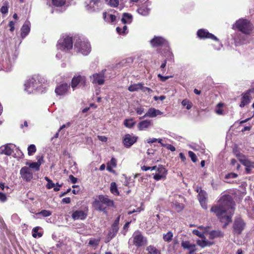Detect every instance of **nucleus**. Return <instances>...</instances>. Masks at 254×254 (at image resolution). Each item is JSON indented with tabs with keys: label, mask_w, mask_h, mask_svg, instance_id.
Here are the masks:
<instances>
[{
	"label": "nucleus",
	"mask_w": 254,
	"mask_h": 254,
	"mask_svg": "<svg viewBox=\"0 0 254 254\" xmlns=\"http://www.w3.org/2000/svg\"><path fill=\"white\" fill-rule=\"evenodd\" d=\"M210 211L215 214L220 222H225L226 225L232 221V213L229 214L219 204L213 205L210 209Z\"/></svg>",
	"instance_id": "1"
},
{
	"label": "nucleus",
	"mask_w": 254,
	"mask_h": 254,
	"mask_svg": "<svg viewBox=\"0 0 254 254\" xmlns=\"http://www.w3.org/2000/svg\"><path fill=\"white\" fill-rule=\"evenodd\" d=\"M254 25L247 19L240 18L233 25V29L237 30L246 35H250L254 29Z\"/></svg>",
	"instance_id": "2"
},
{
	"label": "nucleus",
	"mask_w": 254,
	"mask_h": 254,
	"mask_svg": "<svg viewBox=\"0 0 254 254\" xmlns=\"http://www.w3.org/2000/svg\"><path fill=\"white\" fill-rule=\"evenodd\" d=\"M218 204L225 208L232 216L234 213L235 202L232 197L229 194L222 195L218 200Z\"/></svg>",
	"instance_id": "3"
},
{
	"label": "nucleus",
	"mask_w": 254,
	"mask_h": 254,
	"mask_svg": "<svg viewBox=\"0 0 254 254\" xmlns=\"http://www.w3.org/2000/svg\"><path fill=\"white\" fill-rule=\"evenodd\" d=\"M246 226V223L241 217H237L235 218L233 226V233L234 235L242 234Z\"/></svg>",
	"instance_id": "4"
},
{
	"label": "nucleus",
	"mask_w": 254,
	"mask_h": 254,
	"mask_svg": "<svg viewBox=\"0 0 254 254\" xmlns=\"http://www.w3.org/2000/svg\"><path fill=\"white\" fill-rule=\"evenodd\" d=\"M74 49L77 52L80 53L83 55H87L91 51V47L89 43L82 41L80 39L77 40L74 44Z\"/></svg>",
	"instance_id": "5"
},
{
	"label": "nucleus",
	"mask_w": 254,
	"mask_h": 254,
	"mask_svg": "<svg viewBox=\"0 0 254 254\" xmlns=\"http://www.w3.org/2000/svg\"><path fill=\"white\" fill-rule=\"evenodd\" d=\"M152 47H163L165 49H168L169 46L168 42L163 37L154 36L150 41Z\"/></svg>",
	"instance_id": "6"
},
{
	"label": "nucleus",
	"mask_w": 254,
	"mask_h": 254,
	"mask_svg": "<svg viewBox=\"0 0 254 254\" xmlns=\"http://www.w3.org/2000/svg\"><path fill=\"white\" fill-rule=\"evenodd\" d=\"M86 79L85 76L75 75L71 79L70 85L73 90L77 87H84L86 85Z\"/></svg>",
	"instance_id": "7"
},
{
	"label": "nucleus",
	"mask_w": 254,
	"mask_h": 254,
	"mask_svg": "<svg viewBox=\"0 0 254 254\" xmlns=\"http://www.w3.org/2000/svg\"><path fill=\"white\" fill-rule=\"evenodd\" d=\"M106 69H103L99 73L93 74L90 78L93 84H97L98 85H103L105 83V71Z\"/></svg>",
	"instance_id": "8"
},
{
	"label": "nucleus",
	"mask_w": 254,
	"mask_h": 254,
	"mask_svg": "<svg viewBox=\"0 0 254 254\" xmlns=\"http://www.w3.org/2000/svg\"><path fill=\"white\" fill-rule=\"evenodd\" d=\"M132 238L133 245L137 247H142L146 241L141 232L139 231L134 232Z\"/></svg>",
	"instance_id": "9"
},
{
	"label": "nucleus",
	"mask_w": 254,
	"mask_h": 254,
	"mask_svg": "<svg viewBox=\"0 0 254 254\" xmlns=\"http://www.w3.org/2000/svg\"><path fill=\"white\" fill-rule=\"evenodd\" d=\"M138 137L133 134H126L123 138V143L127 148L130 147L137 142Z\"/></svg>",
	"instance_id": "10"
},
{
	"label": "nucleus",
	"mask_w": 254,
	"mask_h": 254,
	"mask_svg": "<svg viewBox=\"0 0 254 254\" xmlns=\"http://www.w3.org/2000/svg\"><path fill=\"white\" fill-rule=\"evenodd\" d=\"M157 173L153 176V179L156 181H159L162 179H165L166 178V175L167 174V170L166 168L162 165H159L157 167L156 166Z\"/></svg>",
	"instance_id": "11"
},
{
	"label": "nucleus",
	"mask_w": 254,
	"mask_h": 254,
	"mask_svg": "<svg viewBox=\"0 0 254 254\" xmlns=\"http://www.w3.org/2000/svg\"><path fill=\"white\" fill-rule=\"evenodd\" d=\"M197 36L200 39H210L213 41H218V39L206 29H200L197 31Z\"/></svg>",
	"instance_id": "12"
},
{
	"label": "nucleus",
	"mask_w": 254,
	"mask_h": 254,
	"mask_svg": "<svg viewBox=\"0 0 254 254\" xmlns=\"http://www.w3.org/2000/svg\"><path fill=\"white\" fill-rule=\"evenodd\" d=\"M70 90V85L63 83L58 85L55 88V93L58 96H64L67 94Z\"/></svg>",
	"instance_id": "13"
},
{
	"label": "nucleus",
	"mask_w": 254,
	"mask_h": 254,
	"mask_svg": "<svg viewBox=\"0 0 254 254\" xmlns=\"http://www.w3.org/2000/svg\"><path fill=\"white\" fill-rule=\"evenodd\" d=\"M20 174L22 178L26 182H30L33 179V172L27 167H23L20 171Z\"/></svg>",
	"instance_id": "14"
},
{
	"label": "nucleus",
	"mask_w": 254,
	"mask_h": 254,
	"mask_svg": "<svg viewBox=\"0 0 254 254\" xmlns=\"http://www.w3.org/2000/svg\"><path fill=\"white\" fill-rule=\"evenodd\" d=\"M60 48L61 50L68 51L72 48L73 41L72 38L69 36L64 38L62 42L59 43Z\"/></svg>",
	"instance_id": "15"
},
{
	"label": "nucleus",
	"mask_w": 254,
	"mask_h": 254,
	"mask_svg": "<svg viewBox=\"0 0 254 254\" xmlns=\"http://www.w3.org/2000/svg\"><path fill=\"white\" fill-rule=\"evenodd\" d=\"M102 0H89V3L86 4V8L90 11H95L99 9Z\"/></svg>",
	"instance_id": "16"
},
{
	"label": "nucleus",
	"mask_w": 254,
	"mask_h": 254,
	"mask_svg": "<svg viewBox=\"0 0 254 254\" xmlns=\"http://www.w3.org/2000/svg\"><path fill=\"white\" fill-rule=\"evenodd\" d=\"M251 93L249 90H247L242 94L241 101L240 104V106L241 108L244 107L250 103L251 99L253 98V97L251 96Z\"/></svg>",
	"instance_id": "17"
},
{
	"label": "nucleus",
	"mask_w": 254,
	"mask_h": 254,
	"mask_svg": "<svg viewBox=\"0 0 254 254\" xmlns=\"http://www.w3.org/2000/svg\"><path fill=\"white\" fill-rule=\"evenodd\" d=\"M163 114L162 112H161L159 110H157L154 108H151L148 109L146 113L142 117H140V119L144 118L146 117H149L150 118L155 117L158 115H161Z\"/></svg>",
	"instance_id": "18"
},
{
	"label": "nucleus",
	"mask_w": 254,
	"mask_h": 254,
	"mask_svg": "<svg viewBox=\"0 0 254 254\" xmlns=\"http://www.w3.org/2000/svg\"><path fill=\"white\" fill-rule=\"evenodd\" d=\"M11 144H7L0 147V154L10 156L13 152V149L11 148Z\"/></svg>",
	"instance_id": "19"
},
{
	"label": "nucleus",
	"mask_w": 254,
	"mask_h": 254,
	"mask_svg": "<svg viewBox=\"0 0 254 254\" xmlns=\"http://www.w3.org/2000/svg\"><path fill=\"white\" fill-rule=\"evenodd\" d=\"M209 239L210 240H214L216 238H221L224 236V232L220 230H212L208 231Z\"/></svg>",
	"instance_id": "20"
},
{
	"label": "nucleus",
	"mask_w": 254,
	"mask_h": 254,
	"mask_svg": "<svg viewBox=\"0 0 254 254\" xmlns=\"http://www.w3.org/2000/svg\"><path fill=\"white\" fill-rule=\"evenodd\" d=\"M71 216L74 220H84L87 216V213L82 210H76L73 212Z\"/></svg>",
	"instance_id": "21"
},
{
	"label": "nucleus",
	"mask_w": 254,
	"mask_h": 254,
	"mask_svg": "<svg viewBox=\"0 0 254 254\" xmlns=\"http://www.w3.org/2000/svg\"><path fill=\"white\" fill-rule=\"evenodd\" d=\"M98 198L105 206L112 207L114 206V203L113 200L109 199L107 195H99Z\"/></svg>",
	"instance_id": "22"
},
{
	"label": "nucleus",
	"mask_w": 254,
	"mask_h": 254,
	"mask_svg": "<svg viewBox=\"0 0 254 254\" xmlns=\"http://www.w3.org/2000/svg\"><path fill=\"white\" fill-rule=\"evenodd\" d=\"M157 52L158 53L162 54V55H164L165 56H166L167 60H168L169 61H174V55L172 53V52L170 51V48L169 46L168 47V49L166 48V49L164 50V52H163L161 51V49L160 48H158L157 49Z\"/></svg>",
	"instance_id": "23"
},
{
	"label": "nucleus",
	"mask_w": 254,
	"mask_h": 254,
	"mask_svg": "<svg viewBox=\"0 0 254 254\" xmlns=\"http://www.w3.org/2000/svg\"><path fill=\"white\" fill-rule=\"evenodd\" d=\"M43 161V157L41 156L39 157V158L37 159V162H33V163H28L27 162L26 164L28 165L30 169H33L36 171H38L40 170V167L42 164V162Z\"/></svg>",
	"instance_id": "24"
},
{
	"label": "nucleus",
	"mask_w": 254,
	"mask_h": 254,
	"mask_svg": "<svg viewBox=\"0 0 254 254\" xmlns=\"http://www.w3.org/2000/svg\"><path fill=\"white\" fill-rule=\"evenodd\" d=\"M101 201L98 199H95L92 203L93 207L95 208V209L101 211H103L104 213H107L106 210V206H105L101 202Z\"/></svg>",
	"instance_id": "25"
},
{
	"label": "nucleus",
	"mask_w": 254,
	"mask_h": 254,
	"mask_svg": "<svg viewBox=\"0 0 254 254\" xmlns=\"http://www.w3.org/2000/svg\"><path fill=\"white\" fill-rule=\"evenodd\" d=\"M36 82V80L34 78H32L29 81H27L25 84V90L29 93L32 91L33 90L37 88L38 86H36L34 82Z\"/></svg>",
	"instance_id": "26"
},
{
	"label": "nucleus",
	"mask_w": 254,
	"mask_h": 254,
	"mask_svg": "<svg viewBox=\"0 0 254 254\" xmlns=\"http://www.w3.org/2000/svg\"><path fill=\"white\" fill-rule=\"evenodd\" d=\"M117 166V159L114 157H112L110 161L107 163V169L109 172L111 173H115V171L113 169V168H116Z\"/></svg>",
	"instance_id": "27"
},
{
	"label": "nucleus",
	"mask_w": 254,
	"mask_h": 254,
	"mask_svg": "<svg viewBox=\"0 0 254 254\" xmlns=\"http://www.w3.org/2000/svg\"><path fill=\"white\" fill-rule=\"evenodd\" d=\"M152 125V122L150 120H144L139 122L138 124V128L139 130H142L148 128Z\"/></svg>",
	"instance_id": "28"
},
{
	"label": "nucleus",
	"mask_w": 254,
	"mask_h": 254,
	"mask_svg": "<svg viewBox=\"0 0 254 254\" xmlns=\"http://www.w3.org/2000/svg\"><path fill=\"white\" fill-rule=\"evenodd\" d=\"M30 23L29 22H25L21 28V35L22 37H25L30 32Z\"/></svg>",
	"instance_id": "29"
},
{
	"label": "nucleus",
	"mask_w": 254,
	"mask_h": 254,
	"mask_svg": "<svg viewBox=\"0 0 254 254\" xmlns=\"http://www.w3.org/2000/svg\"><path fill=\"white\" fill-rule=\"evenodd\" d=\"M243 165L246 167V172L247 174H250L252 168H254V162H251L248 159L243 161Z\"/></svg>",
	"instance_id": "30"
},
{
	"label": "nucleus",
	"mask_w": 254,
	"mask_h": 254,
	"mask_svg": "<svg viewBox=\"0 0 254 254\" xmlns=\"http://www.w3.org/2000/svg\"><path fill=\"white\" fill-rule=\"evenodd\" d=\"M118 231L119 226L112 225L111 228L108 235V238H110V240L114 238L117 235Z\"/></svg>",
	"instance_id": "31"
},
{
	"label": "nucleus",
	"mask_w": 254,
	"mask_h": 254,
	"mask_svg": "<svg viewBox=\"0 0 254 254\" xmlns=\"http://www.w3.org/2000/svg\"><path fill=\"white\" fill-rule=\"evenodd\" d=\"M132 15L128 13H124L121 19L124 24H129L132 22Z\"/></svg>",
	"instance_id": "32"
},
{
	"label": "nucleus",
	"mask_w": 254,
	"mask_h": 254,
	"mask_svg": "<svg viewBox=\"0 0 254 254\" xmlns=\"http://www.w3.org/2000/svg\"><path fill=\"white\" fill-rule=\"evenodd\" d=\"M142 85H143V83H142L131 84L128 86V90L130 92L136 91L139 89L141 90V89L142 88Z\"/></svg>",
	"instance_id": "33"
},
{
	"label": "nucleus",
	"mask_w": 254,
	"mask_h": 254,
	"mask_svg": "<svg viewBox=\"0 0 254 254\" xmlns=\"http://www.w3.org/2000/svg\"><path fill=\"white\" fill-rule=\"evenodd\" d=\"M197 244L201 248H204L207 246H210L214 244L213 242L206 241L205 240H198L196 241Z\"/></svg>",
	"instance_id": "34"
},
{
	"label": "nucleus",
	"mask_w": 254,
	"mask_h": 254,
	"mask_svg": "<svg viewBox=\"0 0 254 254\" xmlns=\"http://www.w3.org/2000/svg\"><path fill=\"white\" fill-rule=\"evenodd\" d=\"M146 251L148 252L147 254H161L160 251L152 245L148 246Z\"/></svg>",
	"instance_id": "35"
},
{
	"label": "nucleus",
	"mask_w": 254,
	"mask_h": 254,
	"mask_svg": "<svg viewBox=\"0 0 254 254\" xmlns=\"http://www.w3.org/2000/svg\"><path fill=\"white\" fill-rule=\"evenodd\" d=\"M181 245L184 249L191 250L196 247L195 245L191 244L188 241H183Z\"/></svg>",
	"instance_id": "36"
},
{
	"label": "nucleus",
	"mask_w": 254,
	"mask_h": 254,
	"mask_svg": "<svg viewBox=\"0 0 254 254\" xmlns=\"http://www.w3.org/2000/svg\"><path fill=\"white\" fill-rule=\"evenodd\" d=\"M137 12L143 16H146L148 14L149 9L146 6H142L138 8Z\"/></svg>",
	"instance_id": "37"
},
{
	"label": "nucleus",
	"mask_w": 254,
	"mask_h": 254,
	"mask_svg": "<svg viewBox=\"0 0 254 254\" xmlns=\"http://www.w3.org/2000/svg\"><path fill=\"white\" fill-rule=\"evenodd\" d=\"M110 191L112 193L116 195H119L120 193L118 190L117 184L115 182L111 183L110 186Z\"/></svg>",
	"instance_id": "38"
},
{
	"label": "nucleus",
	"mask_w": 254,
	"mask_h": 254,
	"mask_svg": "<svg viewBox=\"0 0 254 254\" xmlns=\"http://www.w3.org/2000/svg\"><path fill=\"white\" fill-rule=\"evenodd\" d=\"M135 124V123L133 121L132 119H126L124 121V125L127 128H132Z\"/></svg>",
	"instance_id": "39"
},
{
	"label": "nucleus",
	"mask_w": 254,
	"mask_h": 254,
	"mask_svg": "<svg viewBox=\"0 0 254 254\" xmlns=\"http://www.w3.org/2000/svg\"><path fill=\"white\" fill-rule=\"evenodd\" d=\"M173 234L172 232L169 231L166 234H164L163 238L164 241L167 242H170L172 240Z\"/></svg>",
	"instance_id": "40"
},
{
	"label": "nucleus",
	"mask_w": 254,
	"mask_h": 254,
	"mask_svg": "<svg viewBox=\"0 0 254 254\" xmlns=\"http://www.w3.org/2000/svg\"><path fill=\"white\" fill-rule=\"evenodd\" d=\"M66 0H52V4L56 7H61L64 5Z\"/></svg>",
	"instance_id": "41"
},
{
	"label": "nucleus",
	"mask_w": 254,
	"mask_h": 254,
	"mask_svg": "<svg viewBox=\"0 0 254 254\" xmlns=\"http://www.w3.org/2000/svg\"><path fill=\"white\" fill-rule=\"evenodd\" d=\"M9 4L8 1H5L3 3V5L1 6L0 9V12L2 14H6L8 11Z\"/></svg>",
	"instance_id": "42"
},
{
	"label": "nucleus",
	"mask_w": 254,
	"mask_h": 254,
	"mask_svg": "<svg viewBox=\"0 0 254 254\" xmlns=\"http://www.w3.org/2000/svg\"><path fill=\"white\" fill-rule=\"evenodd\" d=\"M28 154L29 155H32L36 152V147L34 144L30 145L27 148Z\"/></svg>",
	"instance_id": "43"
},
{
	"label": "nucleus",
	"mask_w": 254,
	"mask_h": 254,
	"mask_svg": "<svg viewBox=\"0 0 254 254\" xmlns=\"http://www.w3.org/2000/svg\"><path fill=\"white\" fill-rule=\"evenodd\" d=\"M234 153L237 158L239 160V161L242 163V164L243 161L247 160L246 159L245 156L243 154L241 153L240 152L238 151H234Z\"/></svg>",
	"instance_id": "44"
},
{
	"label": "nucleus",
	"mask_w": 254,
	"mask_h": 254,
	"mask_svg": "<svg viewBox=\"0 0 254 254\" xmlns=\"http://www.w3.org/2000/svg\"><path fill=\"white\" fill-rule=\"evenodd\" d=\"M100 240L99 239H91L89 240V242L88 243L89 245L92 246L93 247H97L100 242Z\"/></svg>",
	"instance_id": "45"
},
{
	"label": "nucleus",
	"mask_w": 254,
	"mask_h": 254,
	"mask_svg": "<svg viewBox=\"0 0 254 254\" xmlns=\"http://www.w3.org/2000/svg\"><path fill=\"white\" fill-rule=\"evenodd\" d=\"M182 104L184 106H186V109L190 110L192 107V103L188 99H184L182 102Z\"/></svg>",
	"instance_id": "46"
},
{
	"label": "nucleus",
	"mask_w": 254,
	"mask_h": 254,
	"mask_svg": "<svg viewBox=\"0 0 254 254\" xmlns=\"http://www.w3.org/2000/svg\"><path fill=\"white\" fill-rule=\"evenodd\" d=\"M207 194L204 190H200L198 194V200H206Z\"/></svg>",
	"instance_id": "47"
},
{
	"label": "nucleus",
	"mask_w": 254,
	"mask_h": 254,
	"mask_svg": "<svg viewBox=\"0 0 254 254\" xmlns=\"http://www.w3.org/2000/svg\"><path fill=\"white\" fill-rule=\"evenodd\" d=\"M39 214H41L44 217H48L51 215L52 212L50 210H42L39 213Z\"/></svg>",
	"instance_id": "48"
},
{
	"label": "nucleus",
	"mask_w": 254,
	"mask_h": 254,
	"mask_svg": "<svg viewBox=\"0 0 254 254\" xmlns=\"http://www.w3.org/2000/svg\"><path fill=\"white\" fill-rule=\"evenodd\" d=\"M188 154H189V156L190 157L192 162H196L197 161V157H196L195 154L193 152H192L191 151H189L188 152Z\"/></svg>",
	"instance_id": "49"
},
{
	"label": "nucleus",
	"mask_w": 254,
	"mask_h": 254,
	"mask_svg": "<svg viewBox=\"0 0 254 254\" xmlns=\"http://www.w3.org/2000/svg\"><path fill=\"white\" fill-rule=\"evenodd\" d=\"M172 75L170 76H163L161 74H158V77L159 78L160 80L162 82H165L167 79L170 78L172 77Z\"/></svg>",
	"instance_id": "50"
},
{
	"label": "nucleus",
	"mask_w": 254,
	"mask_h": 254,
	"mask_svg": "<svg viewBox=\"0 0 254 254\" xmlns=\"http://www.w3.org/2000/svg\"><path fill=\"white\" fill-rule=\"evenodd\" d=\"M119 0H109V4L111 6L117 7L119 5Z\"/></svg>",
	"instance_id": "51"
},
{
	"label": "nucleus",
	"mask_w": 254,
	"mask_h": 254,
	"mask_svg": "<svg viewBox=\"0 0 254 254\" xmlns=\"http://www.w3.org/2000/svg\"><path fill=\"white\" fill-rule=\"evenodd\" d=\"M192 234L193 235H196L199 238H205L204 234L202 233L199 231L198 230H193L192 231Z\"/></svg>",
	"instance_id": "52"
},
{
	"label": "nucleus",
	"mask_w": 254,
	"mask_h": 254,
	"mask_svg": "<svg viewBox=\"0 0 254 254\" xmlns=\"http://www.w3.org/2000/svg\"><path fill=\"white\" fill-rule=\"evenodd\" d=\"M142 170L144 171H147L148 170H155L156 169V166H152V167H147L146 166H143L141 167Z\"/></svg>",
	"instance_id": "53"
},
{
	"label": "nucleus",
	"mask_w": 254,
	"mask_h": 254,
	"mask_svg": "<svg viewBox=\"0 0 254 254\" xmlns=\"http://www.w3.org/2000/svg\"><path fill=\"white\" fill-rule=\"evenodd\" d=\"M222 103H219L217 105V106L218 107V108L216 110V113L218 115H222L223 114V110L221 109L220 108L223 106Z\"/></svg>",
	"instance_id": "54"
},
{
	"label": "nucleus",
	"mask_w": 254,
	"mask_h": 254,
	"mask_svg": "<svg viewBox=\"0 0 254 254\" xmlns=\"http://www.w3.org/2000/svg\"><path fill=\"white\" fill-rule=\"evenodd\" d=\"M7 200V197L5 193L0 192V201L2 202H5Z\"/></svg>",
	"instance_id": "55"
},
{
	"label": "nucleus",
	"mask_w": 254,
	"mask_h": 254,
	"mask_svg": "<svg viewBox=\"0 0 254 254\" xmlns=\"http://www.w3.org/2000/svg\"><path fill=\"white\" fill-rule=\"evenodd\" d=\"M238 177V175L234 173H231L227 174L225 176L226 179H230V178H236Z\"/></svg>",
	"instance_id": "56"
},
{
	"label": "nucleus",
	"mask_w": 254,
	"mask_h": 254,
	"mask_svg": "<svg viewBox=\"0 0 254 254\" xmlns=\"http://www.w3.org/2000/svg\"><path fill=\"white\" fill-rule=\"evenodd\" d=\"M55 187V184L53 182L52 180L49 181V182L46 185V188L48 189H51Z\"/></svg>",
	"instance_id": "57"
},
{
	"label": "nucleus",
	"mask_w": 254,
	"mask_h": 254,
	"mask_svg": "<svg viewBox=\"0 0 254 254\" xmlns=\"http://www.w3.org/2000/svg\"><path fill=\"white\" fill-rule=\"evenodd\" d=\"M199 201L202 206V207L204 209H207V202L206 200H199Z\"/></svg>",
	"instance_id": "58"
},
{
	"label": "nucleus",
	"mask_w": 254,
	"mask_h": 254,
	"mask_svg": "<svg viewBox=\"0 0 254 254\" xmlns=\"http://www.w3.org/2000/svg\"><path fill=\"white\" fill-rule=\"evenodd\" d=\"M15 23L13 21H10L8 23V26L10 27L9 30L13 32L14 30Z\"/></svg>",
	"instance_id": "59"
},
{
	"label": "nucleus",
	"mask_w": 254,
	"mask_h": 254,
	"mask_svg": "<svg viewBox=\"0 0 254 254\" xmlns=\"http://www.w3.org/2000/svg\"><path fill=\"white\" fill-rule=\"evenodd\" d=\"M69 179L72 184H75L77 182V179L72 175L69 176Z\"/></svg>",
	"instance_id": "60"
},
{
	"label": "nucleus",
	"mask_w": 254,
	"mask_h": 254,
	"mask_svg": "<svg viewBox=\"0 0 254 254\" xmlns=\"http://www.w3.org/2000/svg\"><path fill=\"white\" fill-rule=\"evenodd\" d=\"M141 90L144 92L147 91L149 93H150L153 91L151 88L147 87H144L143 85H142V88L141 89Z\"/></svg>",
	"instance_id": "61"
},
{
	"label": "nucleus",
	"mask_w": 254,
	"mask_h": 254,
	"mask_svg": "<svg viewBox=\"0 0 254 254\" xmlns=\"http://www.w3.org/2000/svg\"><path fill=\"white\" fill-rule=\"evenodd\" d=\"M70 201H71L70 198L68 197L64 198L62 200V203H66V204L69 203L70 202Z\"/></svg>",
	"instance_id": "62"
},
{
	"label": "nucleus",
	"mask_w": 254,
	"mask_h": 254,
	"mask_svg": "<svg viewBox=\"0 0 254 254\" xmlns=\"http://www.w3.org/2000/svg\"><path fill=\"white\" fill-rule=\"evenodd\" d=\"M136 112L138 115H141L144 112V109L142 107L137 108L136 109Z\"/></svg>",
	"instance_id": "63"
},
{
	"label": "nucleus",
	"mask_w": 254,
	"mask_h": 254,
	"mask_svg": "<svg viewBox=\"0 0 254 254\" xmlns=\"http://www.w3.org/2000/svg\"><path fill=\"white\" fill-rule=\"evenodd\" d=\"M120 220V216L119 215L117 217V218H116V219H115V220L114 221V222L113 223V224L112 225H114V226H119Z\"/></svg>",
	"instance_id": "64"
}]
</instances>
